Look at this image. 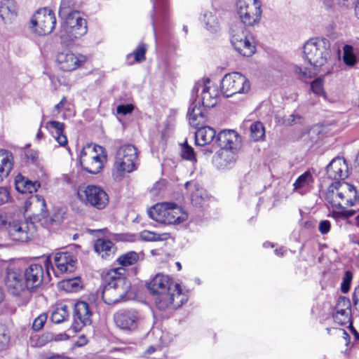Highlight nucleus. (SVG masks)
Returning <instances> with one entry per match:
<instances>
[{"mask_svg": "<svg viewBox=\"0 0 359 359\" xmlns=\"http://www.w3.org/2000/svg\"><path fill=\"white\" fill-rule=\"evenodd\" d=\"M147 288L155 296V304L159 310L178 309L188 300V295L182 292L180 285L163 273H157L147 283Z\"/></svg>", "mask_w": 359, "mask_h": 359, "instance_id": "f257e3e1", "label": "nucleus"}, {"mask_svg": "<svg viewBox=\"0 0 359 359\" xmlns=\"http://www.w3.org/2000/svg\"><path fill=\"white\" fill-rule=\"evenodd\" d=\"M27 289L32 290L39 287L43 278V269L41 264H32L22 271Z\"/></svg>", "mask_w": 359, "mask_h": 359, "instance_id": "412c9836", "label": "nucleus"}, {"mask_svg": "<svg viewBox=\"0 0 359 359\" xmlns=\"http://www.w3.org/2000/svg\"><path fill=\"white\" fill-rule=\"evenodd\" d=\"M328 178L334 180H344L348 176V168L344 158L337 157L332 160L326 168Z\"/></svg>", "mask_w": 359, "mask_h": 359, "instance_id": "5701e85b", "label": "nucleus"}, {"mask_svg": "<svg viewBox=\"0 0 359 359\" xmlns=\"http://www.w3.org/2000/svg\"><path fill=\"white\" fill-rule=\"evenodd\" d=\"M351 302L348 299L341 297L337 300L335 312L333 314L334 320L339 325H346L351 321Z\"/></svg>", "mask_w": 359, "mask_h": 359, "instance_id": "393cba45", "label": "nucleus"}, {"mask_svg": "<svg viewBox=\"0 0 359 359\" xmlns=\"http://www.w3.org/2000/svg\"><path fill=\"white\" fill-rule=\"evenodd\" d=\"M343 60L348 66H353L356 62V57L353 53V48L351 45H345L343 48Z\"/></svg>", "mask_w": 359, "mask_h": 359, "instance_id": "49530a36", "label": "nucleus"}, {"mask_svg": "<svg viewBox=\"0 0 359 359\" xmlns=\"http://www.w3.org/2000/svg\"><path fill=\"white\" fill-rule=\"evenodd\" d=\"M64 123L56 121H51L46 123V128L51 133L53 137L60 146L67 144V138L64 134Z\"/></svg>", "mask_w": 359, "mask_h": 359, "instance_id": "7c9ffc66", "label": "nucleus"}, {"mask_svg": "<svg viewBox=\"0 0 359 359\" xmlns=\"http://www.w3.org/2000/svg\"><path fill=\"white\" fill-rule=\"evenodd\" d=\"M68 318L67 306L62 303L57 304L51 312L50 319L52 322L59 324L67 320Z\"/></svg>", "mask_w": 359, "mask_h": 359, "instance_id": "e433bc0d", "label": "nucleus"}, {"mask_svg": "<svg viewBox=\"0 0 359 359\" xmlns=\"http://www.w3.org/2000/svg\"><path fill=\"white\" fill-rule=\"evenodd\" d=\"M133 107L132 104H121L117 107L116 111L119 114L126 115L133 111Z\"/></svg>", "mask_w": 359, "mask_h": 359, "instance_id": "4d7b16f0", "label": "nucleus"}, {"mask_svg": "<svg viewBox=\"0 0 359 359\" xmlns=\"http://www.w3.org/2000/svg\"><path fill=\"white\" fill-rule=\"evenodd\" d=\"M26 210L33 212V214L40 217L42 224L47 228L60 225L64 220L65 212L62 209L56 210L50 215H46V204L44 198L35 195L26 202Z\"/></svg>", "mask_w": 359, "mask_h": 359, "instance_id": "423d86ee", "label": "nucleus"}, {"mask_svg": "<svg viewBox=\"0 0 359 359\" xmlns=\"http://www.w3.org/2000/svg\"><path fill=\"white\" fill-rule=\"evenodd\" d=\"M5 284L8 291L13 295L18 296L27 289L26 281L22 271L15 265L8 269Z\"/></svg>", "mask_w": 359, "mask_h": 359, "instance_id": "f3484780", "label": "nucleus"}, {"mask_svg": "<svg viewBox=\"0 0 359 359\" xmlns=\"http://www.w3.org/2000/svg\"><path fill=\"white\" fill-rule=\"evenodd\" d=\"M35 231L34 224L26 219H13L8 223V233L13 241L27 242L34 236Z\"/></svg>", "mask_w": 359, "mask_h": 359, "instance_id": "dca6fc26", "label": "nucleus"}, {"mask_svg": "<svg viewBox=\"0 0 359 359\" xmlns=\"http://www.w3.org/2000/svg\"><path fill=\"white\" fill-rule=\"evenodd\" d=\"M331 228V224L328 220H321L319 223L318 230L321 234H327Z\"/></svg>", "mask_w": 359, "mask_h": 359, "instance_id": "6e6d98bb", "label": "nucleus"}, {"mask_svg": "<svg viewBox=\"0 0 359 359\" xmlns=\"http://www.w3.org/2000/svg\"><path fill=\"white\" fill-rule=\"evenodd\" d=\"M140 236L142 240L145 241H158L167 240L169 237V233H164L158 234L155 232L144 230L140 232Z\"/></svg>", "mask_w": 359, "mask_h": 359, "instance_id": "a18cd8bd", "label": "nucleus"}, {"mask_svg": "<svg viewBox=\"0 0 359 359\" xmlns=\"http://www.w3.org/2000/svg\"><path fill=\"white\" fill-rule=\"evenodd\" d=\"M313 182L314 179L311 172L310 171H306L299 176L294 182V191L304 195L311 191L313 187Z\"/></svg>", "mask_w": 359, "mask_h": 359, "instance_id": "c85d7f7f", "label": "nucleus"}, {"mask_svg": "<svg viewBox=\"0 0 359 359\" xmlns=\"http://www.w3.org/2000/svg\"><path fill=\"white\" fill-rule=\"evenodd\" d=\"M62 287L68 292H77L82 287L81 278L75 277L64 280L62 282Z\"/></svg>", "mask_w": 359, "mask_h": 359, "instance_id": "c03bdc74", "label": "nucleus"}, {"mask_svg": "<svg viewBox=\"0 0 359 359\" xmlns=\"http://www.w3.org/2000/svg\"><path fill=\"white\" fill-rule=\"evenodd\" d=\"M250 137L254 142L262 140L265 137V130L263 124L256 121L250 125Z\"/></svg>", "mask_w": 359, "mask_h": 359, "instance_id": "37998d69", "label": "nucleus"}, {"mask_svg": "<svg viewBox=\"0 0 359 359\" xmlns=\"http://www.w3.org/2000/svg\"><path fill=\"white\" fill-rule=\"evenodd\" d=\"M56 18L53 11L46 8L39 9L31 19L32 29L39 35L50 34L55 29Z\"/></svg>", "mask_w": 359, "mask_h": 359, "instance_id": "f8f14e48", "label": "nucleus"}, {"mask_svg": "<svg viewBox=\"0 0 359 359\" xmlns=\"http://www.w3.org/2000/svg\"><path fill=\"white\" fill-rule=\"evenodd\" d=\"M205 28L210 33H217L220 30V24L215 10L206 11L202 16Z\"/></svg>", "mask_w": 359, "mask_h": 359, "instance_id": "473e14b6", "label": "nucleus"}, {"mask_svg": "<svg viewBox=\"0 0 359 359\" xmlns=\"http://www.w3.org/2000/svg\"><path fill=\"white\" fill-rule=\"evenodd\" d=\"M330 43L325 38L309 40L304 46L303 53L313 69L296 67L294 72L302 79L313 77L327 64L330 57Z\"/></svg>", "mask_w": 359, "mask_h": 359, "instance_id": "f03ea898", "label": "nucleus"}, {"mask_svg": "<svg viewBox=\"0 0 359 359\" xmlns=\"http://www.w3.org/2000/svg\"><path fill=\"white\" fill-rule=\"evenodd\" d=\"M66 102H67V99L65 97H62V99L60 100V102L55 106V109H57L58 111L60 110L64 107V105Z\"/></svg>", "mask_w": 359, "mask_h": 359, "instance_id": "69168bd1", "label": "nucleus"}, {"mask_svg": "<svg viewBox=\"0 0 359 359\" xmlns=\"http://www.w3.org/2000/svg\"><path fill=\"white\" fill-rule=\"evenodd\" d=\"M13 264H10L4 260H0V276L3 274L4 271L6 270L8 271V269L13 266Z\"/></svg>", "mask_w": 359, "mask_h": 359, "instance_id": "bf43d9fd", "label": "nucleus"}, {"mask_svg": "<svg viewBox=\"0 0 359 359\" xmlns=\"http://www.w3.org/2000/svg\"><path fill=\"white\" fill-rule=\"evenodd\" d=\"M138 153L137 148L130 144L121 146L116 151L112 176L115 180H121L126 173L137 170Z\"/></svg>", "mask_w": 359, "mask_h": 359, "instance_id": "20e7f679", "label": "nucleus"}, {"mask_svg": "<svg viewBox=\"0 0 359 359\" xmlns=\"http://www.w3.org/2000/svg\"><path fill=\"white\" fill-rule=\"evenodd\" d=\"M149 217L165 224H178L188 218V214L182 208L173 203H157L149 210Z\"/></svg>", "mask_w": 359, "mask_h": 359, "instance_id": "39448f33", "label": "nucleus"}, {"mask_svg": "<svg viewBox=\"0 0 359 359\" xmlns=\"http://www.w3.org/2000/svg\"><path fill=\"white\" fill-rule=\"evenodd\" d=\"M237 160L236 152L220 149L213 158L215 166L221 170L232 168Z\"/></svg>", "mask_w": 359, "mask_h": 359, "instance_id": "a878e982", "label": "nucleus"}, {"mask_svg": "<svg viewBox=\"0 0 359 359\" xmlns=\"http://www.w3.org/2000/svg\"><path fill=\"white\" fill-rule=\"evenodd\" d=\"M191 203L196 206H202L207 200L205 191L198 184H195L191 193Z\"/></svg>", "mask_w": 359, "mask_h": 359, "instance_id": "a19ab883", "label": "nucleus"}, {"mask_svg": "<svg viewBox=\"0 0 359 359\" xmlns=\"http://www.w3.org/2000/svg\"><path fill=\"white\" fill-rule=\"evenodd\" d=\"M123 271L124 270L122 268L109 270V272L115 273L112 287L115 289L120 301H126L130 299L128 294L131 287L130 283L123 275Z\"/></svg>", "mask_w": 359, "mask_h": 359, "instance_id": "4be33fe9", "label": "nucleus"}, {"mask_svg": "<svg viewBox=\"0 0 359 359\" xmlns=\"http://www.w3.org/2000/svg\"><path fill=\"white\" fill-rule=\"evenodd\" d=\"M14 164L13 154L0 150V183L8 177Z\"/></svg>", "mask_w": 359, "mask_h": 359, "instance_id": "c756f323", "label": "nucleus"}, {"mask_svg": "<svg viewBox=\"0 0 359 359\" xmlns=\"http://www.w3.org/2000/svg\"><path fill=\"white\" fill-rule=\"evenodd\" d=\"M252 34L244 27H240L238 29L232 30V35L231 42L236 50H237V43H243L245 41L249 39V37H252Z\"/></svg>", "mask_w": 359, "mask_h": 359, "instance_id": "58836bf2", "label": "nucleus"}, {"mask_svg": "<svg viewBox=\"0 0 359 359\" xmlns=\"http://www.w3.org/2000/svg\"><path fill=\"white\" fill-rule=\"evenodd\" d=\"M10 193L7 188L0 187V205L9 201Z\"/></svg>", "mask_w": 359, "mask_h": 359, "instance_id": "864d4df0", "label": "nucleus"}, {"mask_svg": "<svg viewBox=\"0 0 359 359\" xmlns=\"http://www.w3.org/2000/svg\"><path fill=\"white\" fill-rule=\"evenodd\" d=\"M352 300L354 305L357 306L359 304V285L355 288L353 294Z\"/></svg>", "mask_w": 359, "mask_h": 359, "instance_id": "052dcab7", "label": "nucleus"}, {"mask_svg": "<svg viewBox=\"0 0 359 359\" xmlns=\"http://www.w3.org/2000/svg\"><path fill=\"white\" fill-rule=\"evenodd\" d=\"M355 13L356 17L359 19V1L355 5Z\"/></svg>", "mask_w": 359, "mask_h": 359, "instance_id": "774afa93", "label": "nucleus"}, {"mask_svg": "<svg viewBox=\"0 0 359 359\" xmlns=\"http://www.w3.org/2000/svg\"><path fill=\"white\" fill-rule=\"evenodd\" d=\"M10 338L8 335L4 332H0V351L4 349L9 343Z\"/></svg>", "mask_w": 359, "mask_h": 359, "instance_id": "13d9d810", "label": "nucleus"}, {"mask_svg": "<svg viewBox=\"0 0 359 359\" xmlns=\"http://www.w3.org/2000/svg\"><path fill=\"white\" fill-rule=\"evenodd\" d=\"M201 91V102L203 107L208 108L215 107L219 99V89L217 86L209 79H203L198 81L192 89L194 94Z\"/></svg>", "mask_w": 359, "mask_h": 359, "instance_id": "2eb2a0df", "label": "nucleus"}, {"mask_svg": "<svg viewBox=\"0 0 359 359\" xmlns=\"http://www.w3.org/2000/svg\"><path fill=\"white\" fill-rule=\"evenodd\" d=\"M113 319L119 330L132 333L137 330L141 316L135 309H121L114 314Z\"/></svg>", "mask_w": 359, "mask_h": 359, "instance_id": "4468645a", "label": "nucleus"}, {"mask_svg": "<svg viewBox=\"0 0 359 359\" xmlns=\"http://www.w3.org/2000/svg\"><path fill=\"white\" fill-rule=\"evenodd\" d=\"M17 15L18 6L14 0H2L0 2V17L4 24H12Z\"/></svg>", "mask_w": 359, "mask_h": 359, "instance_id": "cd10ccee", "label": "nucleus"}, {"mask_svg": "<svg viewBox=\"0 0 359 359\" xmlns=\"http://www.w3.org/2000/svg\"><path fill=\"white\" fill-rule=\"evenodd\" d=\"M206 107L200 105V102H196V100L192 101L188 109V118L189 124L193 128H198L203 126L207 121Z\"/></svg>", "mask_w": 359, "mask_h": 359, "instance_id": "b1692460", "label": "nucleus"}, {"mask_svg": "<svg viewBox=\"0 0 359 359\" xmlns=\"http://www.w3.org/2000/svg\"><path fill=\"white\" fill-rule=\"evenodd\" d=\"M181 156L184 159L196 161L194 149L191 147L187 144V142L182 145Z\"/></svg>", "mask_w": 359, "mask_h": 359, "instance_id": "8fccbe9b", "label": "nucleus"}, {"mask_svg": "<svg viewBox=\"0 0 359 359\" xmlns=\"http://www.w3.org/2000/svg\"><path fill=\"white\" fill-rule=\"evenodd\" d=\"M107 161L104 149L99 145L88 144L81 151L80 163L83 170L90 174L101 171Z\"/></svg>", "mask_w": 359, "mask_h": 359, "instance_id": "0eeeda50", "label": "nucleus"}, {"mask_svg": "<svg viewBox=\"0 0 359 359\" xmlns=\"http://www.w3.org/2000/svg\"><path fill=\"white\" fill-rule=\"evenodd\" d=\"M95 252L102 258H109L116 251L114 244L109 240L99 238L94 245Z\"/></svg>", "mask_w": 359, "mask_h": 359, "instance_id": "72a5a7b5", "label": "nucleus"}, {"mask_svg": "<svg viewBox=\"0 0 359 359\" xmlns=\"http://www.w3.org/2000/svg\"><path fill=\"white\" fill-rule=\"evenodd\" d=\"M115 273L109 272V271L104 276V285L102 289V299L107 304H114L119 302V298L116 293V290L112 287L113 281H114Z\"/></svg>", "mask_w": 359, "mask_h": 359, "instance_id": "bb28decb", "label": "nucleus"}, {"mask_svg": "<svg viewBox=\"0 0 359 359\" xmlns=\"http://www.w3.org/2000/svg\"><path fill=\"white\" fill-rule=\"evenodd\" d=\"M312 92L317 95H325L323 90V81L320 79H316L311 83Z\"/></svg>", "mask_w": 359, "mask_h": 359, "instance_id": "3c124183", "label": "nucleus"}, {"mask_svg": "<svg viewBox=\"0 0 359 359\" xmlns=\"http://www.w3.org/2000/svg\"><path fill=\"white\" fill-rule=\"evenodd\" d=\"M87 31L86 20L81 17L80 13H74L64 20L61 39L64 41H74L84 36Z\"/></svg>", "mask_w": 359, "mask_h": 359, "instance_id": "1a4fd4ad", "label": "nucleus"}, {"mask_svg": "<svg viewBox=\"0 0 359 359\" xmlns=\"http://www.w3.org/2000/svg\"><path fill=\"white\" fill-rule=\"evenodd\" d=\"M78 196L81 201L99 210L104 208L109 203L107 194L102 187L96 185L80 188Z\"/></svg>", "mask_w": 359, "mask_h": 359, "instance_id": "ddd939ff", "label": "nucleus"}, {"mask_svg": "<svg viewBox=\"0 0 359 359\" xmlns=\"http://www.w3.org/2000/svg\"><path fill=\"white\" fill-rule=\"evenodd\" d=\"M147 50V45L144 43H140L133 52L135 60L138 62L144 61L145 60Z\"/></svg>", "mask_w": 359, "mask_h": 359, "instance_id": "de8ad7c7", "label": "nucleus"}, {"mask_svg": "<svg viewBox=\"0 0 359 359\" xmlns=\"http://www.w3.org/2000/svg\"><path fill=\"white\" fill-rule=\"evenodd\" d=\"M77 259L72 252H59L53 255V264L50 259L46 258L45 266L48 274H50V269L56 276H60L64 273H72L76 269Z\"/></svg>", "mask_w": 359, "mask_h": 359, "instance_id": "9b49d317", "label": "nucleus"}, {"mask_svg": "<svg viewBox=\"0 0 359 359\" xmlns=\"http://www.w3.org/2000/svg\"><path fill=\"white\" fill-rule=\"evenodd\" d=\"M215 130L209 126H201L195 133V142L198 146H205L210 143L215 137Z\"/></svg>", "mask_w": 359, "mask_h": 359, "instance_id": "2f4dec72", "label": "nucleus"}, {"mask_svg": "<svg viewBox=\"0 0 359 359\" xmlns=\"http://www.w3.org/2000/svg\"><path fill=\"white\" fill-rule=\"evenodd\" d=\"M40 187V183L32 182L22 175H18L15 178V189L22 194H32L37 191Z\"/></svg>", "mask_w": 359, "mask_h": 359, "instance_id": "f704fd0d", "label": "nucleus"}, {"mask_svg": "<svg viewBox=\"0 0 359 359\" xmlns=\"http://www.w3.org/2000/svg\"><path fill=\"white\" fill-rule=\"evenodd\" d=\"M353 279V273L350 271H346L342 278L341 283V290L343 293H347L351 287V283Z\"/></svg>", "mask_w": 359, "mask_h": 359, "instance_id": "09e8293b", "label": "nucleus"}, {"mask_svg": "<svg viewBox=\"0 0 359 359\" xmlns=\"http://www.w3.org/2000/svg\"><path fill=\"white\" fill-rule=\"evenodd\" d=\"M359 199V195L355 186L346 182H335L332 183L325 194V201L332 208L343 210L344 219H346L357 212L355 210H344L353 206Z\"/></svg>", "mask_w": 359, "mask_h": 359, "instance_id": "7ed1b4c3", "label": "nucleus"}, {"mask_svg": "<svg viewBox=\"0 0 359 359\" xmlns=\"http://www.w3.org/2000/svg\"><path fill=\"white\" fill-rule=\"evenodd\" d=\"M260 0H238L236 13L241 22L247 27H254L261 20L262 10Z\"/></svg>", "mask_w": 359, "mask_h": 359, "instance_id": "6e6552de", "label": "nucleus"}, {"mask_svg": "<svg viewBox=\"0 0 359 359\" xmlns=\"http://www.w3.org/2000/svg\"><path fill=\"white\" fill-rule=\"evenodd\" d=\"M46 320V315H40L33 323L32 327L34 330H39L44 325Z\"/></svg>", "mask_w": 359, "mask_h": 359, "instance_id": "5fc2aeb1", "label": "nucleus"}, {"mask_svg": "<svg viewBox=\"0 0 359 359\" xmlns=\"http://www.w3.org/2000/svg\"><path fill=\"white\" fill-rule=\"evenodd\" d=\"M337 3L342 6L348 7L353 3V0H336Z\"/></svg>", "mask_w": 359, "mask_h": 359, "instance_id": "0e129e2a", "label": "nucleus"}, {"mask_svg": "<svg viewBox=\"0 0 359 359\" xmlns=\"http://www.w3.org/2000/svg\"><path fill=\"white\" fill-rule=\"evenodd\" d=\"M26 156L28 159H30L32 162H35L38 158V152L35 151H28Z\"/></svg>", "mask_w": 359, "mask_h": 359, "instance_id": "680f3d73", "label": "nucleus"}, {"mask_svg": "<svg viewBox=\"0 0 359 359\" xmlns=\"http://www.w3.org/2000/svg\"><path fill=\"white\" fill-rule=\"evenodd\" d=\"M237 44V51L245 57L252 56L256 51V47L255 44V40L253 36L249 37V39L243 42V43Z\"/></svg>", "mask_w": 359, "mask_h": 359, "instance_id": "ea45409f", "label": "nucleus"}, {"mask_svg": "<svg viewBox=\"0 0 359 359\" xmlns=\"http://www.w3.org/2000/svg\"><path fill=\"white\" fill-rule=\"evenodd\" d=\"M86 59L83 55H77L69 50L59 52L57 55L56 62L59 68L65 72L75 70L79 67Z\"/></svg>", "mask_w": 359, "mask_h": 359, "instance_id": "a211bd4d", "label": "nucleus"}, {"mask_svg": "<svg viewBox=\"0 0 359 359\" xmlns=\"http://www.w3.org/2000/svg\"><path fill=\"white\" fill-rule=\"evenodd\" d=\"M332 216L336 219H344V212H343V210L342 211L334 210L332 212Z\"/></svg>", "mask_w": 359, "mask_h": 359, "instance_id": "e2e57ef3", "label": "nucleus"}, {"mask_svg": "<svg viewBox=\"0 0 359 359\" xmlns=\"http://www.w3.org/2000/svg\"><path fill=\"white\" fill-rule=\"evenodd\" d=\"M302 117L299 114H292L284 118V123L286 125L291 126L296 123H302Z\"/></svg>", "mask_w": 359, "mask_h": 359, "instance_id": "603ef678", "label": "nucleus"}, {"mask_svg": "<svg viewBox=\"0 0 359 359\" xmlns=\"http://www.w3.org/2000/svg\"><path fill=\"white\" fill-rule=\"evenodd\" d=\"M250 88V81L238 72L226 74L221 81L222 93L227 97L235 94L247 93Z\"/></svg>", "mask_w": 359, "mask_h": 359, "instance_id": "9d476101", "label": "nucleus"}, {"mask_svg": "<svg viewBox=\"0 0 359 359\" xmlns=\"http://www.w3.org/2000/svg\"><path fill=\"white\" fill-rule=\"evenodd\" d=\"M74 13H79L76 10V4L74 0H62L59 8V16L65 20L73 15Z\"/></svg>", "mask_w": 359, "mask_h": 359, "instance_id": "4c0bfd02", "label": "nucleus"}, {"mask_svg": "<svg viewBox=\"0 0 359 359\" xmlns=\"http://www.w3.org/2000/svg\"><path fill=\"white\" fill-rule=\"evenodd\" d=\"M151 1L153 3V10L151 18L154 29H155L156 22L158 18L166 15L169 6L168 0H151Z\"/></svg>", "mask_w": 359, "mask_h": 359, "instance_id": "c9c22d12", "label": "nucleus"}, {"mask_svg": "<svg viewBox=\"0 0 359 359\" xmlns=\"http://www.w3.org/2000/svg\"><path fill=\"white\" fill-rule=\"evenodd\" d=\"M87 343V339L85 336L82 335L79 337V341H77V344L79 346H83Z\"/></svg>", "mask_w": 359, "mask_h": 359, "instance_id": "338daca9", "label": "nucleus"}, {"mask_svg": "<svg viewBox=\"0 0 359 359\" xmlns=\"http://www.w3.org/2000/svg\"><path fill=\"white\" fill-rule=\"evenodd\" d=\"M92 311L89 304L83 301H79L75 304L74 323L72 328L75 332H79L81 329L91 323Z\"/></svg>", "mask_w": 359, "mask_h": 359, "instance_id": "6ab92c4d", "label": "nucleus"}, {"mask_svg": "<svg viewBox=\"0 0 359 359\" xmlns=\"http://www.w3.org/2000/svg\"><path fill=\"white\" fill-rule=\"evenodd\" d=\"M140 259V255L135 251H129L120 255L117 262L122 266H130L135 264Z\"/></svg>", "mask_w": 359, "mask_h": 359, "instance_id": "79ce46f5", "label": "nucleus"}, {"mask_svg": "<svg viewBox=\"0 0 359 359\" xmlns=\"http://www.w3.org/2000/svg\"><path fill=\"white\" fill-rule=\"evenodd\" d=\"M220 149L237 152L241 147V137L233 130H223L217 136Z\"/></svg>", "mask_w": 359, "mask_h": 359, "instance_id": "aec40b11", "label": "nucleus"}]
</instances>
